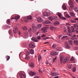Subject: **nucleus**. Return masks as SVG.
I'll return each mask as SVG.
<instances>
[{
    "label": "nucleus",
    "instance_id": "1",
    "mask_svg": "<svg viewBox=\"0 0 78 78\" xmlns=\"http://www.w3.org/2000/svg\"><path fill=\"white\" fill-rule=\"evenodd\" d=\"M32 27L33 29V32L34 33H35L37 31L36 25L34 23H32Z\"/></svg>",
    "mask_w": 78,
    "mask_h": 78
},
{
    "label": "nucleus",
    "instance_id": "2",
    "mask_svg": "<svg viewBox=\"0 0 78 78\" xmlns=\"http://www.w3.org/2000/svg\"><path fill=\"white\" fill-rule=\"evenodd\" d=\"M71 0L69 1L68 3H69L70 7L73 8H74V4L73 2H71Z\"/></svg>",
    "mask_w": 78,
    "mask_h": 78
},
{
    "label": "nucleus",
    "instance_id": "3",
    "mask_svg": "<svg viewBox=\"0 0 78 78\" xmlns=\"http://www.w3.org/2000/svg\"><path fill=\"white\" fill-rule=\"evenodd\" d=\"M58 15L59 16V17L62 19L65 20H66V18H65L63 17H62V15L61 13H58Z\"/></svg>",
    "mask_w": 78,
    "mask_h": 78
},
{
    "label": "nucleus",
    "instance_id": "4",
    "mask_svg": "<svg viewBox=\"0 0 78 78\" xmlns=\"http://www.w3.org/2000/svg\"><path fill=\"white\" fill-rule=\"evenodd\" d=\"M19 76L21 78H25V74H23L22 73H20L19 74Z\"/></svg>",
    "mask_w": 78,
    "mask_h": 78
},
{
    "label": "nucleus",
    "instance_id": "5",
    "mask_svg": "<svg viewBox=\"0 0 78 78\" xmlns=\"http://www.w3.org/2000/svg\"><path fill=\"white\" fill-rule=\"evenodd\" d=\"M13 32L15 33H16L18 31V28L17 27H15L13 30Z\"/></svg>",
    "mask_w": 78,
    "mask_h": 78
},
{
    "label": "nucleus",
    "instance_id": "6",
    "mask_svg": "<svg viewBox=\"0 0 78 78\" xmlns=\"http://www.w3.org/2000/svg\"><path fill=\"white\" fill-rule=\"evenodd\" d=\"M69 61V58L68 57H66L65 58V59H64L63 63H65L66 62H67Z\"/></svg>",
    "mask_w": 78,
    "mask_h": 78
},
{
    "label": "nucleus",
    "instance_id": "7",
    "mask_svg": "<svg viewBox=\"0 0 78 78\" xmlns=\"http://www.w3.org/2000/svg\"><path fill=\"white\" fill-rule=\"evenodd\" d=\"M51 55L52 56L56 55H57V53L55 51H52L51 52Z\"/></svg>",
    "mask_w": 78,
    "mask_h": 78
},
{
    "label": "nucleus",
    "instance_id": "8",
    "mask_svg": "<svg viewBox=\"0 0 78 78\" xmlns=\"http://www.w3.org/2000/svg\"><path fill=\"white\" fill-rule=\"evenodd\" d=\"M37 20L38 22L41 23L43 21V20L41 17H39L37 18Z\"/></svg>",
    "mask_w": 78,
    "mask_h": 78
},
{
    "label": "nucleus",
    "instance_id": "9",
    "mask_svg": "<svg viewBox=\"0 0 78 78\" xmlns=\"http://www.w3.org/2000/svg\"><path fill=\"white\" fill-rule=\"evenodd\" d=\"M65 44L66 48L69 49L70 48V46H69L67 42H65Z\"/></svg>",
    "mask_w": 78,
    "mask_h": 78
},
{
    "label": "nucleus",
    "instance_id": "10",
    "mask_svg": "<svg viewBox=\"0 0 78 78\" xmlns=\"http://www.w3.org/2000/svg\"><path fill=\"white\" fill-rule=\"evenodd\" d=\"M47 28L46 27H44L42 28V30L43 33H45L47 32Z\"/></svg>",
    "mask_w": 78,
    "mask_h": 78
},
{
    "label": "nucleus",
    "instance_id": "11",
    "mask_svg": "<svg viewBox=\"0 0 78 78\" xmlns=\"http://www.w3.org/2000/svg\"><path fill=\"white\" fill-rule=\"evenodd\" d=\"M43 13L44 16H49L48 14V13L46 12H43Z\"/></svg>",
    "mask_w": 78,
    "mask_h": 78
},
{
    "label": "nucleus",
    "instance_id": "12",
    "mask_svg": "<svg viewBox=\"0 0 78 78\" xmlns=\"http://www.w3.org/2000/svg\"><path fill=\"white\" fill-rule=\"evenodd\" d=\"M9 33L11 36H13L12 30H9Z\"/></svg>",
    "mask_w": 78,
    "mask_h": 78
},
{
    "label": "nucleus",
    "instance_id": "13",
    "mask_svg": "<svg viewBox=\"0 0 78 78\" xmlns=\"http://www.w3.org/2000/svg\"><path fill=\"white\" fill-rule=\"evenodd\" d=\"M29 65L30 67L32 68H33L34 66V64L33 62L29 63Z\"/></svg>",
    "mask_w": 78,
    "mask_h": 78
},
{
    "label": "nucleus",
    "instance_id": "14",
    "mask_svg": "<svg viewBox=\"0 0 78 78\" xmlns=\"http://www.w3.org/2000/svg\"><path fill=\"white\" fill-rule=\"evenodd\" d=\"M51 23V21L49 20H47L46 21L44 22V24H50Z\"/></svg>",
    "mask_w": 78,
    "mask_h": 78
},
{
    "label": "nucleus",
    "instance_id": "15",
    "mask_svg": "<svg viewBox=\"0 0 78 78\" xmlns=\"http://www.w3.org/2000/svg\"><path fill=\"white\" fill-rule=\"evenodd\" d=\"M32 41H34V42H37L38 41V40L34 37H33L31 39Z\"/></svg>",
    "mask_w": 78,
    "mask_h": 78
},
{
    "label": "nucleus",
    "instance_id": "16",
    "mask_svg": "<svg viewBox=\"0 0 78 78\" xmlns=\"http://www.w3.org/2000/svg\"><path fill=\"white\" fill-rule=\"evenodd\" d=\"M58 75V73H52V76H56Z\"/></svg>",
    "mask_w": 78,
    "mask_h": 78
},
{
    "label": "nucleus",
    "instance_id": "17",
    "mask_svg": "<svg viewBox=\"0 0 78 78\" xmlns=\"http://www.w3.org/2000/svg\"><path fill=\"white\" fill-rule=\"evenodd\" d=\"M63 56H62L60 58V62L61 63H62L63 62Z\"/></svg>",
    "mask_w": 78,
    "mask_h": 78
},
{
    "label": "nucleus",
    "instance_id": "18",
    "mask_svg": "<svg viewBox=\"0 0 78 78\" xmlns=\"http://www.w3.org/2000/svg\"><path fill=\"white\" fill-rule=\"evenodd\" d=\"M70 15L72 17H75V14L73 12H70Z\"/></svg>",
    "mask_w": 78,
    "mask_h": 78
},
{
    "label": "nucleus",
    "instance_id": "19",
    "mask_svg": "<svg viewBox=\"0 0 78 78\" xmlns=\"http://www.w3.org/2000/svg\"><path fill=\"white\" fill-rule=\"evenodd\" d=\"M56 49L58 51H62V48L60 47L57 48Z\"/></svg>",
    "mask_w": 78,
    "mask_h": 78
},
{
    "label": "nucleus",
    "instance_id": "20",
    "mask_svg": "<svg viewBox=\"0 0 78 78\" xmlns=\"http://www.w3.org/2000/svg\"><path fill=\"white\" fill-rule=\"evenodd\" d=\"M68 42H69V44H70L71 45H73L72 40H69L68 41Z\"/></svg>",
    "mask_w": 78,
    "mask_h": 78
},
{
    "label": "nucleus",
    "instance_id": "21",
    "mask_svg": "<svg viewBox=\"0 0 78 78\" xmlns=\"http://www.w3.org/2000/svg\"><path fill=\"white\" fill-rule=\"evenodd\" d=\"M74 43L75 45H78V40L74 41Z\"/></svg>",
    "mask_w": 78,
    "mask_h": 78
},
{
    "label": "nucleus",
    "instance_id": "22",
    "mask_svg": "<svg viewBox=\"0 0 78 78\" xmlns=\"http://www.w3.org/2000/svg\"><path fill=\"white\" fill-rule=\"evenodd\" d=\"M29 46L30 48H34V45L32 44H30Z\"/></svg>",
    "mask_w": 78,
    "mask_h": 78
},
{
    "label": "nucleus",
    "instance_id": "23",
    "mask_svg": "<svg viewBox=\"0 0 78 78\" xmlns=\"http://www.w3.org/2000/svg\"><path fill=\"white\" fill-rule=\"evenodd\" d=\"M71 28L72 31L73 32H74L75 31V28L73 26H72L71 27Z\"/></svg>",
    "mask_w": 78,
    "mask_h": 78
},
{
    "label": "nucleus",
    "instance_id": "24",
    "mask_svg": "<svg viewBox=\"0 0 78 78\" xmlns=\"http://www.w3.org/2000/svg\"><path fill=\"white\" fill-rule=\"evenodd\" d=\"M28 34L27 33H26L24 34L25 38H27L28 37Z\"/></svg>",
    "mask_w": 78,
    "mask_h": 78
},
{
    "label": "nucleus",
    "instance_id": "25",
    "mask_svg": "<svg viewBox=\"0 0 78 78\" xmlns=\"http://www.w3.org/2000/svg\"><path fill=\"white\" fill-rule=\"evenodd\" d=\"M62 9L64 10H65L67 9L66 6L64 5L62 6Z\"/></svg>",
    "mask_w": 78,
    "mask_h": 78
},
{
    "label": "nucleus",
    "instance_id": "26",
    "mask_svg": "<svg viewBox=\"0 0 78 78\" xmlns=\"http://www.w3.org/2000/svg\"><path fill=\"white\" fill-rule=\"evenodd\" d=\"M27 18L28 19V20H31L32 19V17L30 16H27Z\"/></svg>",
    "mask_w": 78,
    "mask_h": 78
},
{
    "label": "nucleus",
    "instance_id": "27",
    "mask_svg": "<svg viewBox=\"0 0 78 78\" xmlns=\"http://www.w3.org/2000/svg\"><path fill=\"white\" fill-rule=\"evenodd\" d=\"M56 28L53 27H50V29L51 30L53 31L54 30H55Z\"/></svg>",
    "mask_w": 78,
    "mask_h": 78
},
{
    "label": "nucleus",
    "instance_id": "28",
    "mask_svg": "<svg viewBox=\"0 0 78 78\" xmlns=\"http://www.w3.org/2000/svg\"><path fill=\"white\" fill-rule=\"evenodd\" d=\"M20 18V16H15V18H12V19H16L17 20V19H19V18Z\"/></svg>",
    "mask_w": 78,
    "mask_h": 78
},
{
    "label": "nucleus",
    "instance_id": "29",
    "mask_svg": "<svg viewBox=\"0 0 78 78\" xmlns=\"http://www.w3.org/2000/svg\"><path fill=\"white\" fill-rule=\"evenodd\" d=\"M6 59L7 60V61H8L10 59V56L8 55H6Z\"/></svg>",
    "mask_w": 78,
    "mask_h": 78
},
{
    "label": "nucleus",
    "instance_id": "30",
    "mask_svg": "<svg viewBox=\"0 0 78 78\" xmlns=\"http://www.w3.org/2000/svg\"><path fill=\"white\" fill-rule=\"evenodd\" d=\"M30 52L31 53V54L32 55H33L34 53V51L32 49H30Z\"/></svg>",
    "mask_w": 78,
    "mask_h": 78
},
{
    "label": "nucleus",
    "instance_id": "31",
    "mask_svg": "<svg viewBox=\"0 0 78 78\" xmlns=\"http://www.w3.org/2000/svg\"><path fill=\"white\" fill-rule=\"evenodd\" d=\"M7 23L9 25L11 24V22L10 21V19H9L7 21Z\"/></svg>",
    "mask_w": 78,
    "mask_h": 78
},
{
    "label": "nucleus",
    "instance_id": "32",
    "mask_svg": "<svg viewBox=\"0 0 78 78\" xmlns=\"http://www.w3.org/2000/svg\"><path fill=\"white\" fill-rule=\"evenodd\" d=\"M26 57L25 58V59H26L27 60H28L29 59L30 57L28 55H27V54L26 55Z\"/></svg>",
    "mask_w": 78,
    "mask_h": 78
},
{
    "label": "nucleus",
    "instance_id": "33",
    "mask_svg": "<svg viewBox=\"0 0 78 78\" xmlns=\"http://www.w3.org/2000/svg\"><path fill=\"white\" fill-rule=\"evenodd\" d=\"M48 19H49V20H50L51 21H52L53 20V17L50 16L49 17Z\"/></svg>",
    "mask_w": 78,
    "mask_h": 78
},
{
    "label": "nucleus",
    "instance_id": "34",
    "mask_svg": "<svg viewBox=\"0 0 78 78\" xmlns=\"http://www.w3.org/2000/svg\"><path fill=\"white\" fill-rule=\"evenodd\" d=\"M38 61L39 62H40V60H41V55H39L38 56Z\"/></svg>",
    "mask_w": 78,
    "mask_h": 78
},
{
    "label": "nucleus",
    "instance_id": "35",
    "mask_svg": "<svg viewBox=\"0 0 78 78\" xmlns=\"http://www.w3.org/2000/svg\"><path fill=\"white\" fill-rule=\"evenodd\" d=\"M31 74L32 76H34L36 74V73L33 72H31Z\"/></svg>",
    "mask_w": 78,
    "mask_h": 78
},
{
    "label": "nucleus",
    "instance_id": "36",
    "mask_svg": "<svg viewBox=\"0 0 78 78\" xmlns=\"http://www.w3.org/2000/svg\"><path fill=\"white\" fill-rule=\"evenodd\" d=\"M74 10L76 12H78V7H75L74 9Z\"/></svg>",
    "mask_w": 78,
    "mask_h": 78
},
{
    "label": "nucleus",
    "instance_id": "37",
    "mask_svg": "<svg viewBox=\"0 0 78 78\" xmlns=\"http://www.w3.org/2000/svg\"><path fill=\"white\" fill-rule=\"evenodd\" d=\"M68 28V32L69 33H70L71 32V29H70V28L69 27H68L67 28Z\"/></svg>",
    "mask_w": 78,
    "mask_h": 78
},
{
    "label": "nucleus",
    "instance_id": "38",
    "mask_svg": "<svg viewBox=\"0 0 78 78\" xmlns=\"http://www.w3.org/2000/svg\"><path fill=\"white\" fill-rule=\"evenodd\" d=\"M58 17L57 16H54L53 17V19L54 20H57L58 19Z\"/></svg>",
    "mask_w": 78,
    "mask_h": 78
},
{
    "label": "nucleus",
    "instance_id": "39",
    "mask_svg": "<svg viewBox=\"0 0 78 78\" xmlns=\"http://www.w3.org/2000/svg\"><path fill=\"white\" fill-rule=\"evenodd\" d=\"M56 45L55 44H53L52 45V49H55V47H56Z\"/></svg>",
    "mask_w": 78,
    "mask_h": 78
},
{
    "label": "nucleus",
    "instance_id": "40",
    "mask_svg": "<svg viewBox=\"0 0 78 78\" xmlns=\"http://www.w3.org/2000/svg\"><path fill=\"white\" fill-rule=\"evenodd\" d=\"M74 26L75 28L78 29V25L76 24H74Z\"/></svg>",
    "mask_w": 78,
    "mask_h": 78
},
{
    "label": "nucleus",
    "instance_id": "41",
    "mask_svg": "<svg viewBox=\"0 0 78 78\" xmlns=\"http://www.w3.org/2000/svg\"><path fill=\"white\" fill-rule=\"evenodd\" d=\"M42 25L41 24H38L37 26V27L38 28H40L42 27Z\"/></svg>",
    "mask_w": 78,
    "mask_h": 78
},
{
    "label": "nucleus",
    "instance_id": "42",
    "mask_svg": "<svg viewBox=\"0 0 78 78\" xmlns=\"http://www.w3.org/2000/svg\"><path fill=\"white\" fill-rule=\"evenodd\" d=\"M24 21L26 22H28V20L27 18V17L24 18Z\"/></svg>",
    "mask_w": 78,
    "mask_h": 78
},
{
    "label": "nucleus",
    "instance_id": "43",
    "mask_svg": "<svg viewBox=\"0 0 78 78\" xmlns=\"http://www.w3.org/2000/svg\"><path fill=\"white\" fill-rule=\"evenodd\" d=\"M72 23H76L77 22L73 20H71L70 21Z\"/></svg>",
    "mask_w": 78,
    "mask_h": 78
},
{
    "label": "nucleus",
    "instance_id": "44",
    "mask_svg": "<svg viewBox=\"0 0 78 78\" xmlns=\"http://www.w3.org/2000/svg\"><path fill=\"white\" fill-rule=\"evenodd\" d=\"M54 24L55 25H58L59 24V23L58 22L55 21V22Z\"/></svg>",
    "mask_w": 78,
    "mask_h": 78
},
{
    "label": "nucleus",
    "instance_id": "45",
    "mask_svg": "<svg viewBox=\"0 0 78 78\" xmlns=\"http://www.w3.org/2000/svg\"><path fill=\"white\" fill-rule=\"evenodd\" d=\"M50 37H45L44 38H43V39H44V40H47V39H49Z\"/></svg>",
    "mask_w": 78,
    "mask_h": 78
},
{
    "label": "nucleus",
    "instance_id": "46",
    "mask_svg": "<svg viewBox=\"0 0 78 78\" xmlns=\"http://www.w3.org/2000/svg\"><path fill=\"white\" fill-rule=\"evenodd\" d=\"M76 68L75 67H74L73 68V72H75L76 71Z\"/></svg>",
    "mask_w": 78,
    "mask_h": 78
},
{
    "label": "nucleus",
    "instance_id": "47",
    "mask_svg": "<svg viewBox=\"0 0 78 78\" xmlns=\"http://www.w3.org/2000/svg\"><path fill=\"white\" fill-rule=\"evenodd\" d=\"M23 30H27V28L26 26H25L23 28Z\"/></svg>",
    "mask_w": 78,
    "mask_h": 78
},
{
    "label": "nucleus",
    "instance_id": "48",
    "mask_svg": "<svg viewBox=\"0 0 78 78\" xmlns=\"http://www.w3.org/2000/svg\"><path fill=\"white\" fill-rule=\"evenodd\" d=\"M67 37H68V36H63L62 37V39H65L66 38H67Z\"/></svg>",
    "mask_w": 78,
    "mask_h": 78
},
{
    "label": "nucleus",
    "instance_id": "49",
    "mask_svg": "<svg viewBox=\"0 0 78 78\" xmlns=\"http://www.w3.org/2000/svg\"><path fill=\"white\" fill-rule=\"evenodd\" d=\"M36 39H38V40H40L41 39V37L40 36H38L37 37Z\"/></svg>",
    "mask_w": 78,
    "mask_h": 78
},
{
    "label": "nucleus",
    "instance_id": "50",
    "mask_svg": "<svg viewBox=\"0 0 78 78\" xmlns=\"http://www.w3.org/2000/svg\"><path fill=\"white\" fill-rule=\"evenodd\" d=\"M68 68L69 69H71L72 68V66L70 65H68Z\"/></svg>",
    "mask_w": 78,
    "mask_h": 78
},
{
    "label": "nucleus",
    "instance_id": "51",
    "mask_svg": "<svg viewBox=\"0 0 78 78\" xmlns=\"http://www.w3.org/2000/svg\"><path fill=\"white\" fill-rule=\"evenodd\" d=\"M66 17H68V18H70L71 17L68 14H67L66 15Z\"/></svg>",
    "mask_w": 78,
    "mask_h": 78
},
{
    "label": "nucleus",
    "instance_id": "52",
    "mask_svg": "<svg viewBox=\"0 0 78 78\" xmlns=\"http://www.w3.org/2000/svg\"><path fill=\"white\" fill-rule=\"evenodd\" d=\"M32 30V29L31 28H30L29 29L28 31L29 32H31Z\"/></svg>",
    "mask_w": 78,
    "mask_h": 78
},
{
    "label": "nucleus",
    "instance_id": "53",
    "mask_svg": "<svg viewBox=\"0 0 78 78\" xmlns=\"http://www.w3.org/2000/svg\"><path fill=\"white\" fill-rule=\"evenodd\" d=\"M75 31L76 33L77 34H78V28L76 29Z\"/></svg>",
    "mask_w": 78,
    "mask_h": 78
},
{
    "label": "nucleus",
    "instance_id": "54",
    "mask_svg": "<svg viewBox=\"0 0 78 78\" xmlns=\"http://www.w3.org/2000/svg\"><path fill=\"white\" fill-rule=\"evenodd\" d=\"M57 57L55 56V58L53 59V62H54V61H55L57 59Z\"/></svg>",
    "mask_w": 78,
    "mask_h": 78
},
{
    "label": "nucleus",
    "instance_id": "55",
    "mask_svg": "<svg viewBox=\"0 0 78 78\" xmlns=\"http://www.w3.org/2000/svg\"><path fill=\"white\" fill-rule=\"evenodd\" d=\"M73 8H72V7H70V8H69V10H70V11H72V10H73Z\"/></svg>",
    "mask_w": 78,
    "mask_h": 78
},
{
    "label": "nucleus",
    "instance_id": "56",
    "mask_svg": "<svg viewBox=\"0 0 78 78\" xmlns=\"http://www.w3.org/2000/svg\"><path fill=\"white\" fill-rule=\"evenodd\" d=\"M30 53L29 51L27 52V54L26 55H30Z\"/></svg>",
    "mask_w": 78,
    "mask_h": 78
},
{
    "label": "nucleus",
    "instance_id": "57",
    "mask_svg": "<svg viewBox=\"0 0 78 78\" xmlns=\"http://www.w3.org/2000/svg\"><path fill=\"white\" fill-rule=\"evenodd\" d=\"M73 60H74L73 58V57L71 58V59H70V61H73Z\"/></svg>",
    "mask_w": 78,
    "mask_h": 78
},
{
    "label": "nucleus",
    "instance_id": "58",
    "mask_svg": "<svg viewBox=\"0 0 78 78\" xmlns=\"http://www.w3.org/2000/svg\"><path fill=\"white\" fill-rule=\"evenodd\" d=\"M46 36V35L43 34L41 36V37H45Z\"/></svg>",
    "mask_w": 78,
    "mask_h": 78
},
{
    "label": "nucleus",
    "instance_id": "59",
    "mask_svg": "<svg viewBox=\"0 0 78 78\" xmlns=\"http://www.w3.org/2000/svg\"><path fill=\"white\" fill-rule=\"evenodd\" d=\"M49 44V42H44V44Z\"/></svg>",
    "mask_w": 78,
    "mask_h": 78
},
{
    "label": "nucleus",
    "instance_id": "60",
    "mask_svg": "<svg viewBox=\"0 0 78 78\" xmlns=\"http://www.w3.org/2000/svg\"><path fill=\"white\" fill-rule=\"evenodd\" d=\"M67 29H65L64 30V32L66 33V32Z\"/></svg>",
    "mask_w": 78,
    "mask_h": 78
},
{
    "label": "nucleus",
    "instance_id": "61",
    "mask_svg": "<svg viewBox=\"0 0 78 78\" xmlns=\"http://www.w3.org/2000/svg\"><path fill=\"white\" fill-rule=\"evenodd\" d=\"M34 78H39L38 76H35Z\"/></svg>",
    "mask_w": 78,
    "mask_h": 78
},
{
    "label": "nucleus",
    "instance_id": "62",
    "mask_svg": "<svg viewBox=\"0 0 78 78\" xmlns=\"http://www.w3.org/2000/svg\"><path fill=\"white\" fill-rule=\"evenodd\" d=\"M74 20H77L78 21V18H74Z\"/></svg>",
    "mask_w": 78,
    "mask_h": 78
},
{
    "label": "nucleus",
    "instance_id": "63",
    "mask_svg": "<svg viewBox=\"0 0 78 78\" xmlns=\"http://www.w3.org/2000/svg\"><path fill=\"white\" fill-rule=\"evenodd\" d=\"M59 77L58 76H56V77H54V78H59Z\"/></svg>",
    "mask_w": 78,
    "mask_h": 78
},
{
    "label": "nucleus",
    "instance_id": "64",
    "mask_svg": "<svg viewBox=\"0 0 78 78\" xmlns=\"http://www.w3.org/2000/svg\"><path fill=\"white\" fill-rule=\"evenodd\" d=\"M66 25H70V24L69 23H66Z\"/></svg>",
    "mask_w": 78,
    "mask_h": 78
}]
</instances>
